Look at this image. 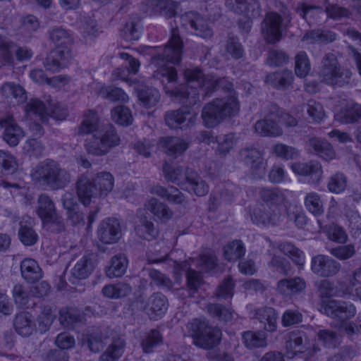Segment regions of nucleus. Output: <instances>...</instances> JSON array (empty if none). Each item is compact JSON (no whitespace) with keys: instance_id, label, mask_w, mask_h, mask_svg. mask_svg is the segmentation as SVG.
<instances>
[{"instance_id":"obj_23","label":"nucleus","mask_w":361,"mask_h":361,"mask_svg":"<svg viewBox=\"0 0 361 361\" xmlns=\"http://www.w3.org/2000/svg\"><path fill=\"white\" fill-rule=\"evenodd\" d=\"M0 94L9 104H21L26 101L27 94L24 88L14 82H5L0 88Z\"/></svg>"},{"instance_id":"obj_50","label":"nucleus","mask_w":361,"mask_h":361,"mask_svg":"<svg viewBox=\"0 0 361 361\" xmlns=\"http://www.w3.org/2000/svg\"><path fill=\"white\" fill-rule=\"evenodd\" d=\"M305 208L314 216H320L324 213L323 202L319 195L315 192L306 194L304 199Z\"/></svg>"},{"instance_id":"obj_47","label":"nucleus","mask_w":361,"mask_h":361,"mask_svg":"<svg viewBox=\"0 0 361 361\" xmlns=\"http://www.w3.org/2000/svg\"><path fill=\"white\" fill-rule=\"evenodd\" d=\"M84 316L78 310L62 308L59 312V321L66 327H72L76 324L83 323Z\"/></svg>"},{"instance_id":"obj_2","label":"nucleus","mask_w":361,"mask_h":361,"mask_svg":"<svg viewBox=\"0 0 361 361\" xmlns=\"http://www.w3.org/2000/svg\"><path fill=\"white\" fill-rule=\"evenodd\" d=\"M93 135L86 140L85 148L89 154L103 156L120 143V137L111 124L101 125L97 114L90 111L79 128V134Z\"/></svg>"},{"instance_id":"obj_44","label":"nucleus","mask_w":361,"mask_h":361,"mask_svg":"<svg viewBox=\"0 0 361 361\" xmlns=\"http://www.w3.org/2000/svg\"><path fill=\"white\" fill-rule=\"evenodd\" d=\"M146 207L157 218L162 221L169 220L173 216V212L169 207L154 197L149 200Z\"/></svg>"},{"instance_id":"obj_4","label":"nucleus","mask_w":361,"mask_h":361,"mask_svg":"<svg viewBox=\"0 0 361 361\" xmlns=\"http://www.w3.org/2000/svg\"><path fill=\"white\" fill-rule=\"evenodd\" d=\"M322 312L334 320V326L349 336L358 331L357 325L348 320L353 318L357 312L356 307L350 302L330 300L322 305Z\"/></svg>"},{"instance_id":"obj_25","label":"nucleus","mask_w":361,"mask_h":361,"mask_svg":"<svg viewBox=\"0 0 361 361\" xmlns=\"http://www.w3.org/2000/svg\"><path fill=\"white\" fill-rule=\"evenodd\" d=\"M308 150L319 156L326 161H330L336 157V152L332 145L326 140L319 137H312L307 142Z\"/></svg>"},{"instance_id":"obj_1","label":"nucleus","mask_w":361,"mask_h":361,"mask_svg":"<svg viewBox=\"0 0 361 361\" xmlns=\"http://www.w3.org/2000/svg\"><path fill=\"white\" fill-rule=\"evenodd\" d=\"M183 41L179 36L178 28L171 30V36L164 47L157 48V54L152 57V63L157 67V73L165 78L171 87L166 85L165 92L185 105L192 106L199 101L200 90L205 89L206 94L222 85L224 79H216L212 75L205 76L198 68H187L184 71L185 85L173 87L177 79L176 68L170 64L175 65L180 61L182 56Z\"/></svg>"},{"instance_id":"obj_32","label":"nucleus","mask_w":361,"mask_h":361,"mask_svg":"<svg viewBox=\"0 0 361 361\" xmlns=\"http://www.w3.org/2000/svg\"><path fill=\"white\" fill-rule=\"evenodd\" d=\"M99 197L106 196L114 188V178L107 171H101L91 178Z\"/></svg>"},{"instance_id":"obj_26","label":"nucleus","mask_w":361,"mask_h":361,"mask_svg":"<svg viewBox=\"0 0 361 361\" xmlns=\"http://www.w3.org/2000/svg\"><path fill=\"white\" fill-rule=\"evenodd\" d=\"M13 326L16 331L24 337L30 336L37 329L32 314L28 312H21L14 318Z\"/></svg>"},{"instance_id":"obj_3","label":"nucleus","mask_w":361,"mask_h":361,"mask_svg":"<svg viewBox=\"0 0 361 361\" xmlns=\"http://www.w3.org/2000/svg\"><path fill=\"white\" fill-rule=\"evenodd\" d=\"M259 195L268 209H255L251 215L252 222L266 227L279 225L285 217L284 211L287 210L285 192L278 188H263Z\"/></svg>"},{"instance_id":"obj_49","label":"nucleus","mask_w":361,"mask_h":361,"mask_svg":"<svg viewBox=\"0 0 361 361\" xmlns=\"http://www.w3.org/2000/svg\"><path fill=\"white\" fill-rule=\"evenodd\" d=\"M245 253V246L241 240H235L224 247V258L229 262H235Z\"/></svg>"},{"instance_id":"obj_42","label":"nucleus","mask_w":361,"mask_h":361,"mask_svg":"<svg viewBox=\"0 0 361 361\" xmlns=\"http://www.w3.org/2000/svg\"><path fill=\"white\" fill-rule=\"evenodd\" d=\"M255 131L261 136L277 137L282 135V129L272 119H263L256 122Z\"/></svg>"},{"instance_id":"obj_21","label":"nucleus","mask_w":361,"mask_h":361,"mask_svg":"<svg viewBox=\"0 0 361 361\" xmlns=\"http://www.w3.org/2000/svg\"><path fill=\"white\" fill-rule=\"evenodd\" d=\"M168 308V300L162 293H156L152 295L144 310L151 319H157L163 316Z\"/></svg>"},{"instance_id":"obj_63","label":"nucleus","mask_w":361,"mask_h":361,"mask_svg":"<svg viewBox=\"0 0 361 361\" xmlns=\"http://www.w3.org/2000/svg\"><path fill=\"white\" fill-rule=\"evenodd\" d=\"M330 254L341 261L347 260L355 255L356 250L353 244L339 245L331 248Z\"/></svg>"},{"instance_id":"obj_9","label":"nucleus","mask_w":361,"mask_h":361,"mask_svg":"<svg viewBox=\"0 0 361 361\" xmlns=\"http://www.w3.org/2000/svg\"><path fill=\"white\" fill-rule=\"evenodd\" d=\"M180 25L185 30L203 39L211 38L214 32L208 20L196 11H188L180 16Z\"/></svg>"},{"instance_id":"obj_59","label":"nucleus","mask_w":361,"mask_h":361,"mask_svg":"<svg viewBox=\"0 0 361 361\" xmlns=\"http://www.w3.org/2000/svg\"><path fill=\"white\" fill-rule=\"evenodd\" d=\"M51 40L56 44V47H63L71 44L72 38L70 34L64 29L56 27L49 32Z\"/></svg>"},{"instance_id":"obj_62","label":"nucleus","mask_w":361,"mask_h":361,"mask_svg":"<svg viewBox=\"0 0 361 361\" xmlns=\"http://www.w3.org/2000/svg\"><path fill=\"white\" fill-rule=\"evenodd\" d=\"M162 343V338L160 333L157 330H152L143 338L141 346L145 353H150L153 348Z\"/></svg>"},{"instance_id":"obj_54","label":"nucleus","mask_w":361,"mask_h":361,"mask_svg":"<svg viewBox=\"0 0 361 361\" xmlns=\"http://www.w3.org/2000/svg\"><path fill=\"white\" fill-rule=\"evenodd\" d=\"M296 12L310 24L314 23L317 17L323 13V9L320 6L302 4L298 6Z\"/></svg>"},{"instance_id":"obj_5","label":"nucleus","mask_w":361,"mask_h":361,"mask_svg":"<svg viewBox=\"0 0 361 361\" xmlns=\"http://www.w3.org/2000/svg\"><path fill=\"white\" fill-rule=\"evenodd\" d=\"M238 110V99L231 94L206 104L202 111V118L206 127L214 128L225 118L235 116Z\"/></svg>"},{"instance_id":"obj_53","label":"nucleus","mask_w":361,"mask_h":361,"mask_svg":"<svg viewBox=\"0 0 361 361\" xmlns=\"http://www.w3.org/2000/svg\"><path fill=\"white\" fill-rule=\"evenodd\" d=\"M139 100L146 108L154 106L160 99L159 92L153 87H145L138 94Z\"/></svg>"},{"instance_id":"obj_30","label":"nucleus","mask_w":361,"mask_h":361,"mask_svg":"<svg viewBox=\"0 0 361 361\" xmlns=\"http://www.w3.org/2000/svg\"><path fill=\"white\" fill-rule=\"evenodd\" d=\"M80 343L92 353H99L104 345V339L99 330H90L82 334Z\"/></svg>"},{"instance_id":"obj_57","label":"nucleus","mask_w":361,"mask_h":361,"mask_svg":"<svg viewBox=\"0 0 361 361\" xmlns=\"http://www.w3.org/2000/svg\"><path fill=\"white\" fill-rule=\"evenodd\" d=\"M272 151L277 157L284 160L295 159L300 155V152L298 149L283 143H278L274 145Z\"/></svg>"},{"instance_id":"obj_15","label":"nucleus","mask_w":361,"mask_h":361,"mask_svg":"<svg viewBox=\"0 0 361 361\" xmlns=\"http://www.w3.org/2000/svg\"><path fill=\"white\" fill-rule=\"evenodd\" d=\"M282 18L276 13H268L262 23V31L264 39L269 43L278 42L281 37Z\"/></svg>"},{"instance_id":"obj_17","label":"nucleus","mask_w":361,"mask_h":361,"mask_svg":"<svg viewBox=\"0 0 361 361\" xmlns=\"http://www.w3.org/2000/svg\"><path fill=\"white\" fill-rule=\"evenodd\" d=\"M0 126L4 129L3 138L10 146H17L25 136L23 130L16 123L13 117L7 115L0 119Z\"/></svg>"},{"instance_id":"obj_39","label":"nucleus","mask_w":361,"mask_h":361,"mask_svg":"<svg viewBox=\"0 0 361 361\" xmlns=\"http://www.w3.org/2000/svg\"><path fill=\"white\" fill-rule=\"evenodd\" d=\"M36 212L42 221L57 214L54 202L46 194H42L38 197Z\"/></svg>"},{"instance_id":"obj_52","label":"nucleus","mask_w":361,"mask_h":361,"mask_svg":"<svg viewBox=\"0 0 361 361\" xmlns=\"http://www.w3.org/2000/svg\"><path fill=\"white\" fill-rule=\"evenodd\" d=\"M347 185L346 176L341 172H336L329 177L327 188L332 193L340 194L346 189Z\"/></svg>"},{"instance_id":"obj_60","label":"nucleus","mask_w":361,"mask_h":361,"mask_svg":"<svg viewBox=\"0 0 361 361\" xmlns=\"http://www.w3.org/2000/svg\"><path fill=\"white\" fill-rule=\"evenodd\" d=\"M243 342L247 348L264 347L267 344L266 338L263 334L253 331H246L243 334Z\"/></svg>"},{"instance_id":"obj_58","label":"nucleus","mask_w":361,"mask_h":361,"mask_svg":"<svg viewBox=\"0 0 361 361\" xmlns=\"http://www.w3.org/2000/svg\"><path fill=\"white\" fill-rule=\"evenodd\" d=\"M341 119L345 123H354L361 120V104H348L341 112Z\"/></svg>"},{"instance_id":"obj_10","label":"nucleus","mask_w":361,"mask_h":361,"mask_svg":"<svg viewBox=\"0 0 361 361\" xmlns=\"http://www.w3.org/2000/svg\"><path fill=\"white\" fill-rule=\"evenodd\" d=\"M164 118L170 128L187 130L195 126L197 114L187 109H180L167 111Z\"/></svg>"},{"instance_id":"obj_22","label":"nucleus","mask_w":361,"mask_h":361,"mask_svg":"<svg viewBox=\"0 0 361 361\" xmlns=\"http://www.w3.org/2000/svg\"><path fill=\"white\" fill-rule=\"evenodd\" d=\"M158 146L167 155L177 157L188 148L189 143L178 137H166L159 140Z\"/></svg>"},{"instance_id":"obj_7","label":"nucleus","mask_w":361,"mask_h":361,"mask_svg":"<svg viewBox=\"0 0 361 361\" xmlns=\"http://www.w3.org/2000/svg\"><path fill=\"white\" fill-rule=\"evenodd\" d=\"M186 329L188 336L192 338L193 344L202 349L214 348L221 341V329L206 321L195 319L187 324Z\"/></svg>"},{"instance_id":"obj_27","label":"nucleus","mask_w":361,"mask_h":361,"mask_svg":"<svg viewBox=\"0 0 361 361\" xmlns=\"http://www.w3.org/2000/svg\"><path fill=\"white\" fill-rule=\"evenodd\" d=\"M305 288L306 282L305 279L298 276L291 279H283L277 283L278 291L285 296L300 293L305 290Z\"/></svg>"},{"instance_id":"obj_56","label":"nucleus","mask_w":361,"mask_h":361,"mask_svg":"<svg viewBox=\"0 0 361 361\" xmlns=\"http://www.w3.org/2000/svg\"><path fill=\"white\" fill-rule=\"evenodd\" d=\"M111 117L115 123L123 126H129L133 122L130 110L123 106H118L112 109Z\"/></svg>"},{"instance_id":"obj_11","label":"nucleus","mask_w":361,"mask_h":361,"mask_svg":"<svg viewBox=\"0 0 361 361\" xmlns=\"http://www.w3.org/2000/svg\"><path fill=\"white\" fill-rule=\"evenodd\" d=\"M341 268L340 262L329 256L318 255L312 258L311 269L321 277L334 276L340 271Z\"/></svg>"},{"instance_id":"obj_13","label":"nucleus","mask_w":361,"mask_h":361,"mask_svg":"<svg viewBox=\"0 0 361 361\" xmlns=\"http://www.w3.org/2000/svg\"><path fill=\"white\" fill-rule=\"evenodd\" d=\"M241 160L248 166L256 178L264 174L265 162L261 152L255 147H247L240 152Z\"/></svg>"},{"instance_id":"obj_51","label":"nucleus","mask_w":361,"mask_h":361,"mask_svg":"<svg viewBox=\"0 0 361 361\" xmlns=\"http://www.w3.org/2000/svg\"><path fill=\"white\" fill-rule=\"evenodd\" d=\"M99 94L103 99L111 102L126 103L129 99L128 94L122 89L112 86L102 87Z\"/></svg>"},{"instance_id":"obj_64","label":"nucleus","mask_w":361,"mask_h":361,"mask_svg":"<svg viewBox=\"0 0 361 361\" xmlns=\"http://www.w3.org/2000/svg\"><path fill=\"white\" fill-rule=\"evenodd\" d=\"M206 310L210 316L222 321L227 322L233 317L231 310L220 305L209 303L207 305Z\"/></svg>"},{"instance_id":"obj_41","label":"nucleus","mask_w":361,"mask_h":361,"mask_svg":"<svg viewBox=\"0 0 361 361\" xmlns=\"http://www.w3.org/2000/svg\"><path fill=\"white\" fill-rule=\"evenodd\" d=\"M25 112L28 116H34L42 123L47 121L49 111L45 104L38 99H32L26 105Z\"/></svg>"},{"instance_id":"obj_6","label":"nucleus","mask_w":361,"mask_h":361,"mask_svg":"<svg viewBox=\"0 0 361 361\" xmlns=\"http://www.w3.org/2000/svg\"><path fill=\"white\" fill-rule=\"evenodd\" d=\"M31 175L34 180L54 190L64 188L71 181L69 172L58 162L49 159L39 162L32 169Z\"/></svg>"},{"instance_id":"obj_18","label":"nucleus","mask_w":361,"mask_h":361,"mask_svg":"<svg viewBox=\"0 0 361 361\" xmlns=\"http://www.w3.org/2000/svg\"><path fill=\"white\" fill-rule=\"evenodd\" d=\"M76 192L83 205H89L92 199L99 197L96 187L87 173L81 174L76 182Z\"/></svg>"},{"instance_id":"obj_16","label":"nucleus","mask_w":361,"mask_h":361,"mask_svg":"<svg viewBox=\"0 0 361 361\" xmlns=\"http://www.w3.org/2000/svg\"><path fill=\"white\" fill-rule=\"evenodd\" d=\"M71 58L68 47H56L47 56L44 63L47 71L54 73L65 68Z\"/></svg>"},{"instance_id":"obj_20","label":"nucleus","mask_w":361,"mask_h":361,"mask_svg":"<svg viewBox=\"0 0 361 361\" xmlns=\"http://www.w3.org/2000/svg\"><path fill=\"white\" fill-rule=\"evenodd\" d=\"M226 7L240 14L249 18H257L260 16V6L257 0H226Z\"/></svg>"},{"instance_id":"obj_29","label":"nucleus","mask_w":361,"mask_h":361,"mask_svg":"<svg viewBox=\"0 0 361 361\" xmlns=\"http://www.w3.org/2000/svg\"><path fill=\"white\" fill-rule=\"evenodd\" d=\"M307 338L302 331H293L289 335V339L286 343L287 354L289 357L305 351Z\"/></svg>"},{"instance_id":"obj_31","label":"nucleus","mask_w":361,"mask_h":361,"mask_svg":"<svg viewBox=\"0 0 361 361\" xmlns=\"http://www.w3.org/2000/svg\"><path fill=\"white\" fill-rule=\"evenodd\" d=\"M150 192L174 204H183L185 202L184 195L174 186L164 188L157 185L151 188Z\"/></svg>"},{"instance_id":"obj_8","label":"nucleus","mask_w":361,"mask_h":361,"mask_svg":"<svg viewBox=\"0 0 361 361\" xmlns=\"http://www.w3.org/2000/svg\"><path fill=\"white\" fill-rule=\"evenodd\" d=\"M319 74L323 82L332 86L348 84L351 77V71L348 68H341L336 57L332 54H327L323 58Z\"/></svg>"},{"instance_id":"obj_43","label":"nucleus","mask_w":361,"mask_h":361,"mask_svg":"<svg viewBox=\"0 0 361 361\" xmlns=\"http://www.w3.org/2000/svg\"><path fill=\"white\" fill-rule=\"evenodd\" d=\"M12 296L16 306L19 309H24L29 307L32 295L30 288L23 284L17 283L12 289Z\"/></svg>"},{"instance_id":"obj_38","label":"nucleus","mask_w":361,"mask_h":361,"mask_svg":"<svg viewBox=\"0 0 361 361\" xmlns=\"http://www.w3.org/2000/svg\"><path fill=\"white\" fill-rule=\"evenodd\" d=\"M128 259L123 255L119 254L114 256L110 260V264L106 269V274L110 278L122 276L128 267Z\"/></svg>"},{"instance_id":"obj_45","label":"nucleus","mask_w":361,"mask_h":361,"mask_svg":"<svg viewBox=\"0 0 361 361\" xmlns=\"http://www.w3.org/2000/svg\"><path fill=\"white\" fill-rule=\"evenodd\" d=\"M336 39V35L330 30H313L307 32L302 37V41L309 44L316 42H332Z\"/></svg>"},{"instance_id":"obj_33","label":"nucleus","mask_w":361,"mask_h":361,"mask_svg":"<svg viewBox=\"0 0 361 361\" xmlns=\"http://www.w3.org/2000/svg\"><path fill=\"white\" fill-rule=\"evenodd\" d=\"M185 187L183 190L193 192L198 197L204 196L209 192L207 183L193 170L188 174Z\"/></svg>"},{"instance_id":"obj_55","label":"nucleus","mask_w":361,"mask_h":361,"mask_svg":"<svg viewBox=\"0 0 361 361\" xmlns=\"http://www.w3.org/2000/svg\"><path fill=\"white\" fill-rule=\"evenodd\" d=\"M279 248L284 255L289 256L297 266L302 267L304 265V253L293 244L288 243H282L279 245Z\"/></svg>"},{"instance_id":"obj_12","label":"nucleus","mask_w":361,"mask_h":361,"mask_svg":"<svg viewBox=\"0 0 361 361\" xmlns=\"http://www.w3.org/2000/svg\"><path fill=\"white\" fill-rule=\"evenodd\" d=\"M121 235V227L118 219L107 218L99 224L97 236L102 243L108 245L116 243Z\"/></svg>"},{"instance_id":"obj_14","label":"nucleus","mask_w":361,"mask_h":361,"mask_svg":"<svg viewBox=\"0 0 361 361\" xmlns=\"http://www.w3.org/2000/svg\"><path fill=\"white\" fill-rule=\"evenodd\" d=\"M290 168L297 176L310 177V183L315 185L319 183L323 174L322 165L317 161L291 163Z\"/></svg>"},{"instance_id":"obj_28","label":"nucleus","mask_w":361,"mask_h":361,"mask_svg":"<svg viewBox=\"0 0 361 361\" xmlns=\"http://www.w3.org/2000/svg\"><path fill=\"white\" fill-rule=\"evenodd\" d=\"M20 274L27 283H35L42 277V271L37 261L25 258L20 262Z\"/></svg>"},{"instance_id":"obj_40","label":"nucleus","mask_w":361,"mask_h":361,"mask_svg":"<svg viewBox=\"0 0 361 361\" xmlns=\"http://www.w3.org/2000/svg\"><path fill=\"white\" fill-rule=\"evenodd\" d=\"M137 218L138 221H136L135 226V231L137 235L148 240L155 238L158 234V231L154 227V224L142 214L137 216Z\"/></svg>"},{"instance_id":"obj_19","label":"nucleus","mask_w":361,"mask_h":361,"mask_svg":"<svg viewBox=\"0 0 361 361\" xmlns=\"http://www.w3.org/2000/svg\"><path fill=\"white\" fill-rule=\"evenodd\" d=\"M94 267V255L92 254L84 255L71 270V282L75 283L78 280L87 279L93 271Z\"/></svg>"},{"instance_id":"obj_37","label":"nucleus","mask_w":361,"mask_h":361,"mask_svg":"<svg viewBox=\"0 0 361 361\" xmlns=\"http://www.w3.org/2000/svg\"><path fill=\"white\" fill-rule=\"evenodd\" d=\"M256 318L264 324L265 330L272 332L276 329L277 315L274 308L264 307L255 311Z\"/></svg>"},{"instance_id":"obj_46","label":"nucleus","mask_w":361,"mask_h":361,"mask_svg":"<svg viewBox=\"0 0 361 361\" xmlns=\"http://www.w3.org/2000/svg\"><path fill=\"white\" fill-rule=\"evenodd\" d=\"M132 291L131 286L124 282L106 285L102 288L103 295L109 298L117 299L128 295Z\"/></svg>"},{"instance_id":"obj_24","label":"nucleus","mask_w":361,"mask_h":361,"mask_svg":"<svg viewBox=\"0 0 361 361\" xmlns=\"http://www.w3.org/2000/svg\"><path fill=\"white\" fill-rule=\"evenodd\" d=\"M162 171L167 181L176 183L182 190L185 188L187 177L192 171L190 169H185L182 166H174L167 162L164 164Z\"/></svg>"},{"instance_id":"obj_48","label":"nucleus","mask_w":361,"mask_h":361,"mask_svg":"<svg viewBox=\"0 0 361 361\" xmlns=\"http://www.w3.org/2000/svg\"><path fill=\"white\" fill-rule=\"evenodd\" d=\"M18 237L20 242L25 246H32L35 245L37 240L38 235L32 228V221L29 218V222L24 224L20 223L18 230Z\"/></svg>"},{"instance_id":"obj_61","label":"nucleus","mask_w":361,"mask_h":361,"mask_svg":"<svg viewBox=\"0 0 361 361\" xmlns=\"http://www.w3.org/2000/svg\"><path fill=\"white\" fill-rule=\"evenodd\" d=\"M23 149L27 155L39 158L44 154V146L39 140L29 138L24 143Z\"/></svg>"},{"instance_id":"obj_35","label":"nucleus","mask_w":361,"mask_h":361,"mask_svg":"<svg viewBox=\"0 0 361 361\" xmlns=\"http://www.w3.org/2000/svg\"><path fill=\"white\" fill-rule=\"evenodd\" d=\"M147 6L155 13L172 18L176 14L178 4L173 0H148Z\"/></svg>"},{"instance_id":"obj_36","label":"nucleus","mask_w":361,"mask_h":361,"mask_svg":"<svg viewBox=\"0 0 361 361\" xmlns=\"http://www.w3.org/2000/svg\"><path fill=\"white\" fill-rule=\"evenodd\" d=\"M293 75L290 71L271 73L267 75L265 82L278 89H286L293 82Z\"/></svg>"},{"instance_id":"obj_34","label":"nucleus","mask_w":361,"mask_h":361,"mask_svg":"<svg viewBox=\"0 0 361 361\" xmlns=\"http://www.w3.org/2000/svg\"><path fill=\"white\" fill-rule=\"evenodd\" d=\"M126 347L125 341L120 337L113 339L99 357V361H118L123 355Z\"/></svg>"}]
</instances>
